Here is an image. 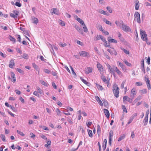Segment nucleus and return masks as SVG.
<instances>
[{
    "instance_id": "nucleus-32",
    "label": "nucleus",
    "mask_w": 151,
    "mask_h": 151,
    "mask_svg": "<svg viewBox=\"0 0 151 151\" xmlns=\"http://www.w3.org/2000/svg\"><path fill=\"white\" fill-rule=\"evenodd\" d=\"M21 56L22 58L24 59H27L28 58V55L25 53H24Z\"/></svg>"
},
{
    "instance_id": "nucleus-14",
    "label": "nucleus",
    "mask_w": 151,
    "mask_h": 151,
    "mask_svg": "<svg viewBox=\"0 0 151 151\" xmlns=\"http://www.w3.org/2000/svg\"><path fill=\"white\" fill-rule=\"evenodd\" d=\"M115 23L117 26L119 27H122V24H124L123 22L122 21H121L120 22L118 21H115Z\"/></svg>"
},
{
    "instance_id": "nucleus-24",
    "label": "nucleus",
    "mask_w": 151,
    "mask_h": 151,
    "mask_svg": "<svg viewBox=\"0 0 151 151\" xmlns=\"http://www.w3.org/2000/svg\"><path fill=\"white\" fill-rule=\"evenodd\" d=\"M102 101L104 103V106L106 107L108 106L109 105L107 101L105 99H104V100H102Z\"/></svg>"
},
{
    "instance_id": "nucleus-61",
    "label": "nucleus",
    "mask_w": 151,
    "mask_h": 151,
    "mask_svg": "<svg viewBox=\"0 0 151 151\" xmlns=\"http://www.w3.org/2000/svg\"><path fill=\"white\" fill-rule=\"evenodd\" d=\"M11 77L12 78H15V75L13 72H11Z\"/></svg>"
},
{
    "instance_id": "nucleus-37",
    "label": "nucleus",
    "mask_w": 151,
    "mask_h": 151,
    "mask_svg": "<svg viewBox=\"0 0 151 151\" xmlns=\"http://www.w3.org/2000/svg\"><path fill=\"white\" fill-rule=\"evenodd\" d=\"M139 91L142 94H143L146 93L147 92V90L146 89L140 90Z\"/></svg>"
},
{
    "instance_id": "nucleus-50",
    "label": "nucleus",
    "mask_w": 151,
    "mask_h": 151,
    "mask_svg": "<svg viewBox=\"0 0 151 151\" xmlns=\"http://www.w3.org/2000/svg\"><path fill=\"white\" fill-rule=\"evenodd\" d=\"M44 72L47 74H49L50 73V71L47 69H45L44 70Z\"/></svg>"
},
{
    "instance_id": "nucleus-59",
    "label": "nucleus",
    "mask_w": 151,
    "mask_h": 151,
    "mask_svg": "<svg viewBox=\"0 0 151 151\" xmlns=\"http://www.w3.org/2000/svg\"><path fill=\"white\" fill-rule=\"evenodd\" d=\"M10 16L11 17H13L15 19H16L17 18V16H15L14 14H12V13H11V14H10Z\"/></svg>"
},
{
    "instance_id": "nucleus-33",
    "label": "nucleus",
    "mask_w": 151,
    "mask_h": 151,
    "mask_svg": "<svg viewBox=\"0 0 151 151\" xmlns=\"http://www.w3.org/2000/svg\"><path fill=\"white\" fill-rule=\"evenodd\" d=\"M137 2L136 4L135 5V9L136 10H138L139 7V2L138 1H137Z\"/></svg>"
},
{
    "instance_id": "nucleus-48",
    "label": "nucleus",
    "mask_w": 151,
    "mask_h": 151,
    "mask_svg": "<svg viewBox=\"0 0 151 151\" xmlns=\"http://www.w3.org/2000/svg\"><path fill=\"white\" fill-rule=\"evenodd\" d=\"M100 39L99 35H97L96 37H95L94 40H98Z\"/></svg>"
},
{
    "instance_id": "nucleus-25",
    "label": "nucleus",
    "mask_w": 151,
    "mask_h": 151,
    "mask_svg": "<svg viewBox=\"0 0 151 151\" xmlns=\"http://www.w3.org/2000/svg\"><path fill=\"white\" fill-rule=\"evenodd\" d=\"M82 25H85V24L83 21L80 18H78L76 19Z\"/></svg>"
},
{
    "instance_id": "nucleus-23",
    "label": "nucleus",
    "mask_w": 151,
    "mask_h": 151,
    "mask_svg": "<svg viewBox=\"0 0 151 151\" xmlns=\"http://www.w3.org/2000/svg\"><path fill=\"white\" fill-rule=\"evenodd\" d=\"M80 78L81 80V81L85 84L86 85L88 86L89 84H90L89 83L87 82V81H86L84 79H83L82 77H80Z\"/></svg>"
},
{
    "instance_id": "nucleus-42",
    "label": "nucleus",
    "mask_w": 151,
    "mask_h": 151,
    "mask_svg": "<svg viewBox=\"0 0 151 151\" xmlns=\"http://www.w3.org/2000/svg\"><path fill=\"white\" fill-rule=\"evenodd\" d=\"M101 79L104 82H105L107 81L105 77L103 75L101 76Z\"/></svg>"
},
{
    "instance_id": "nucleus-31",
    "label": "nucleus",
    "mask_w": 151,
    "mask_h": 151,
    "mask_svg": "<svg viewBox=\"0 0 151 151\" xmlns=\"http://www.w3.org/2000/svg\"><path fill=\"white\" fill-rule=\"evenodd\" d=\"M88 132L89 136L91 137H93L92 131L91 130L88 129Z\"/></svg>"
},
{
    "instance_id": "nucleus-28",
    "label": "nucleus",
    "mask_w": 151,
    "mask_h": 151,
    "mask_svg": "<svg viewBox=\"0 0 151 151\" xmlns=\"http://www.w3.org/2000/svg\"><path fill=\"white\" fill-rule=\"evenodd\" d=\"M96 85L97 88L99 90L102 91L103 89V88L102 87V86L98 84H97L96 83Z\"/></svg>"
},
{
    "instance_id": "nucleus-56",
    "label": "nucleus",
    "mask_w": 151,
    "mask_h": 151,
    "mask_svg": "<svg viewBox=\"0 0 151 151\" xmlns=\"http://www.w3.org/2000/svg\"><path fill=\"white\" fill-rule=\"evenodd\" d=\"M17 70L19 73H23V71L20 69L17 68Z\"/></svg>"
},
{
    "instance_id": "nucleus-10",
    "label": "nucleus",
    "mask_w": 151,
    "mask_h": 151,
    "mask_svg": "<svg viewBox=\"0 0 151 151\" xmlns=\"http://www.w3.org/2000/svg\"><path fill=\"white\" fill-rule=\"evenodd\" d=\"M141 68L142 71L145 73V67H144V61L143 59H142L141 62Z\"/></svg>"
},
{
    "instance_id": "nucleus-3",
    "label": "nucleus",
    "mask_w": 151,
    "mask_h": 151,
    "mask_svg": "<svg viewBox=\"0 0 151 151\" xmlns=\"http://www.w3.org/2000/svg\"><path fill=\"white\" fill-rule=\"evenodd\" d=\"M123 24V26L122 27V29L125 32H130L131 31V29L128 26L125 24Z\"/></svg>"
},
{
    "instance_id": "nucleus-22",
    "label": "nucleus",
    "mask_w": 151,
    "mask_h": 151,
    "mask_svg": "<svg viewBox=\"0 0 151 151\" xmlns=\"http://www.w3.org/2000/svg\"><path fill=\"white\" fill-rule=\"evenodd\" d=\"M101 131V128L99 124H98L97 126V133L98 135H99L100 134Z\"/></svg>"
},
{
    "instance_id": "nucleus-17",
    "label": "nucleus",
    "mask_w": 151,
    "mask_h": 151,
    "mask_svg": "<svg viewBox=\"0 0 151 151\" xmlns=\"http://www.w3.org/2000/svg\"><path fill=\"white\" fill-rule=\"evenodd\" d=\"M107 40L110 43H116L117 42V41L114 39H111L110 37H109L108 38Z\"/></svg>"
},
{
    "instance_id": "nucleus-20",
    "label": "nucleus",
    "mask_w": 151,
    "mask_h": 151,
    "mask_svg": "<svg viewBox=\"0 0 151 151\" xmlns=\"http://www.w3.org/2000/svg\"><path fill=\"white\" fill-rule=\"evenodd\" d=\"M106 144L107 140L106 139H104V142L103 143V145L102 146L103 150H105L106 147Z\"/></svg>"
},
{
    "instance_id": "nucleus-44",
    "label": "nucleus",
    "mask_w": 151,
    "mask_h": 151,
    "mask_svg": "<svg viewBox=\"0 0 151 151\" xmlns=\"http://www.w3.org/2000/svg\"><path fill=\"white\" fill-rule=\"evenodd\" d=\"M115 71L119 75H120L122 74V72L119 70L117 68V69Z\"/></svg>"
},
{
    "instance_id": "nucleus-62",
    "label": "nucleus",
    "mask_w": 151,
    "mask_h": 151,
    "mask_svg": "<svg viewBox=\"0 0 151 151\" xmlns=\"http://www.w3.org/2000/svg\"><path fill=\"white\" fill-rule=\"evenodd\" d=\"M40 59L42 61H44L45 62V61L46 60V59H45L43 56L42 55H41L40 56Z\"/></svg>"
},
{
    "instance_id": "nucleus-27",
    "label": "nucleus",
    "mask_w": 151,
    "mask_h": 151,
    "mask_svg": "<svg viewBox=\"0 0 151 151\" xmlns=\"http://www.w3.org/2000/svg\"><path fill=\"white\" fill-rule=\"evenodd\" d=\"M117 63L118 64V66H120L123 69H124L125 66L122 63H121L120 62L118 61L117 62Z\"/></svg>"
},
{
    "instance_id": "nucleus-35",
    "label": "nucleus",
    "mask_w": 151,
    "mask_h": 151,
    "mask_svg": "<svg viewBox=\"0 0 151 151\" xmlns=\"http://www.w3.org/2000/svg\"><path fill=\"white\" fill-rule=\"evenodd\" d=\"M99 12L101 14H103L105 15H107V14L106 13V12L104 11L102 9L99 10Z\"/></svg>"
},
{
    "instance_id": "nucleus-41",
    "label": "nucleus",
    "mask_w": 151,
    "mask_h": 151,
    "mask_svg": "<svg viewBox=\"0 0 151 151\" xmlns=\"http://www.w3.org/2000/svg\"><path fill=\"white\" fill-rule=\"evenodd\" d=\"M83 25L84 26L83 27V29H84V31L85 32H87L88 31V29L86 27V25L85 24V25Z\"/></svg>"
},
{
    "instance_id": "nucleus-11",
    "label": "nucleus",
    "mask_w": 151,
    "mask_h": 151,
    "mask_svg": "<svg viewBox=\"0 0 151 151\" xmlns=\"http://www.w3.org/2000/svg\"><path fill=\"white\" fill-rule=\"evenodd\" d=\"M97 68H98V69L100 72H103L104 71V70L103 69V67L101 64L98 63L97 64Z\"/></svg>"
},
{
    "instance_id": "nucleus-9",
    "label": "nucleus",
    "mask_w": 151,
    "mask_h": 151,
    "mask_svg": "<svg viewBox=\"0 0 151 151\" xmlns=\"http://www.w3.org/2000/svg\"><path fill=\"white\" fill-rule=\"evenodd\" d=\"M131 93L130 95V96L132 99H133L134 95L136 94V93L135 89L134 88L132 89L131 91Z\"/></svg>"
},
{
    "instance_id": "nucleus-52",
    "label": "nucleus",
    "mask_w": 151,
    "mask_h": 151,
    "mask_svg": "<svg viewBox=\"0 0 151 151\" xmlns=\"http://www.w3.org/2000/svg\"><path fill=\"white\" fill-rule=\"evenodd\" d=\"M122 109L123 110V111L124 112H125L126 113H127V109H126V108L125 106L124 105H122Z\"/></svg>"
},
{
    "instance_id": "nucleus-34",
    "label": "nucleus",
    "mask_w": 151,
    "mask_h": 151,
    "mask_svg": "<svg viewBox=\"0 0 151 151\" xmlns=\"http://www.w3.org/2000/svg\"><path fill=\"white\" fill-rule=\"evenodd\" d=\"M99 36H100V39L104 42L105 43L107 42V41H106V40L104 38V37L101 35H99Z\"/></svg>"
},
{
    "instance_id": "nucleus-39",
    "label": "nucleus",
    "mask_w": 151,
    "mask_h": 151,
    "mask_svg": "<svg viewBox=\"0 0 151 151\" xmlns=\"http://www.w3.org/2000/svg\"><path fill=\"white\" fill-rule=\"evenodd\" d=\"M53 12L55 14L58 15V12L57 9L56 8L53 9Z\"/></svg>"
},
{
    "instance_id": "nucleus-40",
    "label": "nucleus",
    "mask_w": 151,
    "mask_h": 151,
    "mask_svg": "<svg viewBox=\"0 0 151 151\" xmlns=\"http://www.w3.org/2000/svg\"><path fill=\"white\" fill-rule=\"evenodd\" d=\"M117 67L113 65L111 67V69H110V72H111V71L112 70V71H115V70L117 69Z\"/></svg>"
},
{
    "instance_id": "nucleus-4",
    "label": "nucleus",
    "mask_w": 151,
    "mask_h": 151,
    "mask_svg": "<svg viewBox=\"0 0 151 151\" xmlns=\"http://www.w3.org/2000/svg\"><path fill=\"white\" fill-rule=\"evenodd\" d=\"M134 16H135V19H137V22L140 23L141 21L140 14L138 12H136L135 13Z\"/></svg>"
},
{
    "instance_id": "nucleus-7",
    "label": "nucleus",
    "mask_w": 151,
    "mask_h": 151,
    "mask_svg": "<svg viewBox=\"0 0 151 151\" xmlns=\"http://www.w3.org/2000/svg\"><path fill=\"white\" fill-rule=\"evenodd\" d=\"M132 99H131L128 97L127 96H124L123 99V101L124 102L125 101H128L130 103H132Z\"/></svg>"
},
{
    "instance_id": "nucleus-29",
    "label": "nucleus",
    "mask_w": 151,
    "mask_h": 151,
    "mask_svg": "<svg viewBox=\"0 0 151 151\" xmlns=\"http://www.w3.org/2000/svg\"><path fill=\"white\" fill-rule=\"evenodd\" d=\"M103 21L105 22L106 24L110 25L111 26V22L107 20H106V19L104 18L103 19Z\"/></svg>"
},
{
    "instance_id": "nucleus-55",
    "label": "nucleus",
    "mask_w": 151,
    "mask_h": 151,
    "mask_svg": "<svg viewBox=\"0 0 151 151\" xmlns=\"http://www.w3.org/2000/svg\"><path fill=\"white\" fill-rule=\"evenodd\" d=\"M77 40V43L79 45H81V46H83V43L82 42H81V41L78 40Z\"/></svg>"
},
{
    "instance_id": "nucleus-13",
    "label": "nucleus",
    "mask_w": 151,
    "mask_h": 151,
    "mask_svg": "<svg viewBox=\"0 0 151 151\" xmlns=\"http://www.w3.org/2000/svg\"><path fill=\"white\" fill-rule=\"evenodd\" d=\"M75 27L79 32L81 33L82 35H84V33L83 32L82 29L78 26L76 25Z\"/></svg>"
},
{
    "instance_id": "nucleus-2",
    "label": "nucleus",
    "mask_w": 151,
    "mask_h": 151,
    "mask_svg": "<svg viewBox=\"0 0 151 151\" xmlns=\"http://www.w3.org/2000/svg\"><path fill=\"white\" fill-rule=\"evenodd\" d=\"M140 34L142 39L144 41L145 40L147 44H149L150 43L147 42V35L146 33L145 32V31L142 30V29H140Z\"/></svg>"
},
{
    "instance_id": "nucleus-30",
    "label": "nucleus",
    "mask_w": 151,
    "mask_h": 151,
    "mask_svg": "<svg viewBox=\"0 0 151 151\" xmlns=\"http://www.w3.org/2000/svg\"><path fill=\"white\" fill-rule=\"evenodd\" d=\"M148 122V117H147V118L145 117L144 119V121H143L144 126H145L147 124Z\"/></svg>"
},
{
    "instance_id": "nucleus-18",
    "label": "nucleus",
    "mask_w": 151,
    "mask_h": 151,
    "mask_svg": "<svg viewBox=\"0 0 151 151\" xmlns=\"http://www.w3.org/2000/svg\"><path fill=\"white\" fill-rule=\"evenodd\" d=\"M107 51L110 53L111 55H113L114 54L115 55H117V53L116 52L115 50H114L113 51H112L110 49H108Z\"/></svg>"
},
{
    "instance_id": "nucleus-45",
    "label": "nucleus",
    "mask_w": 151,
    "mask_h": 151,
    "mask_svg": "<svg viewBox=\"0 0 151 151\" xmlns=\"http://www.w3.org/2000/svg\"><path fill=\"white\" fill-rule=\"evenodd\" d=\"M1 137L2 139V140L4 141H5V136L3 134H1Z\"/></svg>"
},
{
    "instance_id": "nucleus-21",
    "label": "nucleus",
    "mask_w": 151,
    "mask_h": 151,
    "mask_svg": "<svg viewBox=\"0 0 151 151\" xmlns=\"http://www.w3.org/2000/svg\"><path fill=\"white\" fill-rule=\"evenodd\" d=\"M15 65L14 60H11L10 62V63L9 64V67L11 68H13V66Z\"/></svg>"
},
{
    "instance_id": "nucleus-16",
    "label": "nucleus",
    "mask_w": 151,
    "mask_h": 151,
    "mask_svg": "<svg viewBox=\"0 0 151 151\" xmlns=\"http://www.w3.org/2000/svg\"><path fill=\"white\" fill-rule=\"evenodd\" d=\"M32 19L34 24H37L38 22V20L37 18L34 17H32Z\"/></svg>"
},
{
    "instance_id": "nucleus-15",
    "label": "nucleus",
    "mask_w": 151,
    "mask_h": 151,
    "mask_svg": "<svg viewBox=\"0 0 151 151\" xmlns=\"http://www.w3.org/2000/svg\"><path fill=\"white\" fill-rule=\"evenodd\" d=\"M95 99L96 100V101L98 102L99 104L101 106H102L103 105V104L100 100V98L98 96H95Z\"/></svg>"
},
{
    "instance_id": "nucleus-58",
    "label": "nucleus",
    "mask_w": 151,
    "mask_h": 151,
    "mask_svg": "<svg viewBox=\"0 0 151 151\" xmlns=\"http://www.w3.org/2000/svg\"><path fill=\"white\" fill-rule=\"evenodd\" d=\"M52 85L53 87L55 88V89H56L57 88V86L55 85V83L54 82H52Z\"/></svg>"
},
{
    "instance_id": "nucleus-43",
    "label": "nucleus",
    "mask_w": 151,
    "mask_h": 151,
    "mask_svg": "<svg viewBox=\"0 0 151 151\" xmlns=\"http://www.w3.org/2000/svg\"><path fill=\"white\" fill-rule=\"evenodd\" d=\"M121 49L122 50H123V51L126 54H129V52L128 51L123 48H121Z\"/></svg>"
},
{
    "instance_id": "nucleus-8",
    "label": "nucleus",
    "mask_w": 151,
    "mask_h": 151,
    "mask_svg": "<svg viewBox=\"0 0 151 151\" xmlns=\"http://www.w3.org/2000/svg\"><path fill=\"white\" fill-rule=\"evenodd\" d=\"M84 71L86 74H88L92 72V69L91 68L88 67L85 68V70Z\"/></svg>"
},
{
    "instance_id": "nucleus-46",
    "label": "nucleus",
    "mask_w": 151,
    "mask_h": 151,
    "mask_svg": "<svg viewBox=\"0 0 151 151\" xmlns=\"http://www.w3.org/2000/svg\"><path fill=\"white\" fill-rule=\"evenodd\" d=\"M40 82H41L42 84L43 85L45 86H47V84L46 82H44L43 81H40Z\"/></svg>"
},
{
    "instance_id": "nucleus-49",
    "label": "nucleus",
    "mask_w": 151,
    "mask_h": 151,
    "mask_svg": "<svg viewBox=\"0 0 151 151\" xmlns=\"http://www.w3.org/2000/svg\"><path fill=\"white\" fill-rule=\"evenodd\" d=\"M15 5L19 7H20L22 6V4L19 2H16Z\"/></svg>"
},
{
    "instance_id": "nucleus-57",
    "label": "nucleus",
    "mask_w": 151,
    "mask_h": 151,
    "mask_svg": "<svg viewBox=\"0 0 151 151\" xmlns=\"http://www.w3.org/2000/svg\"><path fill=\"white\" fill-rule=\"evenodd\" d=\"M17 40L19 42H21V37L20 35H17Z\"/></svg>"
},
{
    "instance_id": "nucleus-53",
    "label": "nucleus",
    "mask_w": 151,
    "mask_h": 151,
    "mask_svg": "<svg viewBox=\"0 0 151 151\" xmlns=\"http://www.w3.org/2000/svg\"><path fill=\"white\" fill-rule=\"evenodd\" d=\"M106 9L110 13H112V10L111 9V8L109 6H107L106 7Z\"/></svg>"
},
{
    "instance_id": "nucleus-36",
    "label": "nucleus",
    "mask_w": 151,
    "mask_h": 151,
    "mask_svg": "<svg viewBox=\"0 0 151 151\" xmlns=\"http://www.w3.org/2000/svg\"><path fill=\"white\" fill-rule=\"evenodd\" d=\"M9 38L10 40L11 41L14 42V43H15V42L16 39H15V38H14L12 36H10Z\"/></svg>"
},
{
    "instance_id": "nucleus-64",
    "label": "nucleus",
    "mask_w": 151,
    "mask_h": 151,
    "mask_svg": "<svg viewBox=\"0 0 151 151\" xmlns=\"http://www.w3.org/2000/svg\"><path fill=\"white\" fill-rule=\"evenodd\" d=\"M56 111L57 113V114L58 115L60 116V114L61 112L58 109H57Z\"/></svg>"
},
{
    "instance_id": "nucleus-51",
    "label": "nucleus",
    "mask_w": 151,
    "mask_h": 151,
    "mask_svg": "<svg viewBox=\"0 0 151 151\" xmlns=\"http://www.w3.org/2000/svg\"><path fill=\"white\" fill-rule=\"evenodd\" d=\"M17 132L20 135L22 136H24V134L22 132H20L18 130L17 131Z\"/></svg>"
},
{
    "instance_id": "nucleus-1",
    "label": "nucleus",
    "mask_w": 151,
    "mask_h": 151,
    "mask_svg": "<svg viewBox=\"0 0 151 151\" xmlns=\"http://www.w3.org/2000/svg\"><path fill=\"white\" fill-rule=\"evenodd\" d=\"M119 88L118 86L115 83L114 85L113 86V92L114 94V96L116 98H118L119 96Z\"/></svg>"
},
{
    "instance_id": "nucleus-5",
    "label": "nucleus",
    "mask_w": 151,
    "mask_h": 151,
    "mask_svg": "<svg viewBox=\"0 0 151 151\" xmlns=\"http://www.w3.org/2000/svg\"><path fill=\"white\" fill-rule=\"evenodd\" d=\"M113 132L112 130H111L109 134V143L110 145H111V142L112 141Z\"/></svg>"
},
{
    "instance_id": "nucleus-19",
    "label": "nucleus",
    "mask_w": 151,
    "mask_h": 151,
    "mask_svg": "<svg viewBox=\"0 0 151 151\" xmlns=\"http://www.w3.org/2000/svg\"><path fill=\"white\" fill-rule=\"evenodd\" d=\"M104 111L106 116L107 117V118H108L110 116L108 110L107 109H104Z\"/></svg>"
},
{
    "instance_id": "nucleus-60",
    "label": "nucleus",
    "mask_w": 151,
    "mask_h": 151,
    "mask_svg": "<svg viewBox=\"0 0 151 151\" xmlns=\"http://www.w3.org/2000/svg\"><path fill=\"white\" fill-rule=\"evenodd\" d=\"M142 84V83L140 82H137L136 83V85L137 86H141Z\"/></svg>"
},
{
    "instance_id": "nucleus-26",
    "label": "nucleus",
    "mask_w": 151,
    "mask_h": 151,
    "mask_svg": "<svg viewBox=\"0 0 151 151\" xmlns=\"http://www.w3.org/2000/svg\"><path fill=\"white\" fill-rule=\"evenodd\" d=\"M141 99V96H138L136 99H135L133 103L134 104H135L139 100Z\"/></svg>"
},
{
    "instance_id": "nucleus-12",
    "label": "nucleus",
    "mask_w": 151,
    "mask_h": 151,
    "mask_svg": "<svg viewBox=\"0 0 151 151\" xmlns=\"http://www.w3.org/2000/svg\"><path fill=\"white\" fill-rule=\"evenodd\" d=\"M99 30L101 31L103 33L105 34L106 35H109V32L106 31H105L102 28L101 26L100 25L99 27Z\"/></svg>"
},
{
    "instance_id": "nucleus-38",
    "label": "nucleus",
    "mask_w": 151,
    "mask_h": 151,
    "mask_svg": "<svg viewBox=\"0 0 151 151\" xmlns=\"http://www.w3.org/2000/svg\"><path fill=\"white\" fill-rule=\"evenodd\" d=\"M125 137V136L124 134H123V135L120 136L119 138L118 139V141L119 142L122 139H123Z\"/></svg>"
},
{
    "instance_id": "nucleus-47",
    "label": "nucleus",
    "mask_w": 151,
    "mask_h": 151,
    "mask_svg": "<svg viewBox=\"0 0 151 151\" xmlns=\"http://www.w3.org/2000/svg\"><path fill=\"white\" fill-rule=\"evenodd\" d=\"M40 137L43 139H44L45 140H47V138L45 135L42 134H41L40 135Z\"/></svg>"
},
{
    "instance_id": "nucleus-54",
    "label": "nucleus",
    "mask_w": 151,
    "mask_h": 151,
    "mask_svg": "<svg viewBox=\"0 0 151 151\" xmlns=\"http://www.w3.org/2000/svg\"><path fill=\"white\" fill-rule=\"evenodd\" d=\"M70 67L71 69L72 70V73L73 74V75H74L75 76H76V74L74 71L73 68L70 66Z\"/></svg>"
},
{
    "instance_id": "nucleus-6",
    "label": "nucleus",
    "mask_w": 151,
    "mask_h": 151,
    "mask_svg": "<svg viewBox=\"0 0 151 151\" xmlns=\"http://www.w3.org/2000/svg\"><path fill=\"white\" fill-rule=\"evenodd\" d=\"M80 55L81 56L87 57L89 55L88 53L85 51H82L79 52Z\"/></svg>"
},
{
    "instance_id": "nucleus-63",
    "label": "nucleus",
    "mask_w": 151,
    "mask_h": 151,
    "mask_svg": "<svg viewBox=\"0 0 151 151\" xmlns=\"http://www.w3.org/2000/svg\"><path fill=\"white\" fill-rule=\"evenodd\" d=\"M145 80L146 81V84L150 83V81L149 80L148 78H146V77H145Z\"/></svg>"
}]
</instances>
